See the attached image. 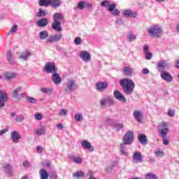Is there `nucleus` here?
I'll list each match as a JSON object with an SVG mask.
<instances>
[{"label":"nucleus","instance_id":"12","mask_svg":"<svg viewBox=\"0 0 179 179\" xmlns=\"http://www.w3.org/2000/svg\"><path fill=\"white\" fill-rule=\"evenodd\" d=\"M96 90L103 92L108 89V83L107 82H98L96 83Z\"/></svg>","mask_w":179,"mask_h":179},{"label":"nucleus","instance_id":"53","mask_svg":"<svg viewBox=\"0 0 179 179\" xmlns=\"http://www.w3.org/2000/svg\"><path fill=\"white\" fill-rule=\"evenodd\" d=\"M144 54H145V59H148V60L152 59V53H150V52H144Z\"/></svg>","mask_w":179,"mask_h":179},{"label":"nucleus","instance_id":"39","mask_svg":"<svg viewBox=\"0 0 179 179\" xmlns=\"http://www.w3.org/2000/svg\"><path fill=\"white\" fill-rule=\"evenodd\" d=\"M38 3L40 6H50L51 0H40Z\"/></svg>","mask_w":179,"mask_h":179},{"label":"nucleus","instance_id":"55","mask_svg":"<svg viewBox=\"0 0 179 179\" xmlns=\"http://www.w3.org/2000/svg\"><path fill=\"white\" fill-rule=\"evenodd\" d=\"M94 173H93V171H89L87 172V176H89V178L88 179H97L96 178H94Z\"/></svg>","mask_w":179,"mask_h":179},{"label":"nucleus","instance_id":"27","mask_svg":"<svg viewBox=\"0 0 179 179\" xmlns=\"http://www.w3.org/2000/svg\"><path fill=\"white\" fill-rule=\"evenodd\" d=\"M7 60L8 64H10V65H15V59L12 56V52H10V50H8L7 52Z\"/></svg>","mask_w":179,"mask_h":179},{"label":"nucleus","instance_id":"46","mask_svg":"<svg viewBox=\"0 0 179 179\" xmlns=\"http://www.w3.org/2000/svg\"><path fill=\"white\" fill-rule=\"evenodd\" d=\"M85 5H86V1H81L78 2V8L79 9H80V10H83V9L85 8Z\"/></svg>","mask_w":179,"mask_h":179},{"label":"nucleus","instance_id":"25","mask_svg":"<svg viewBox=\"0 0 179 179\" xmlns=\"http://www.w3.org/2000/svg\"><path fill=\"white\" fill-rule=\"evenodd\" d=\"M120 153H121V155H122V156H125V157L129 156V153L127 150V147H125V144H124V143L120 144Z\"/></svg>","mask_w":179,"mask_h":179},{"label":"nucleus","instance_id":"57","mask_svg":"<svg viewBox=\"0 0 179 179\" xmlns=\"http://www.w3.org/2000/svg\"><path fill=\"white\" fill-rule=\"evenodd\" d=\"M68 114V110H65V109H62L59 112V115L62 116H66V115Z\"/></svg>","mask_w":179,"mask_h":179},{"label":"nucleus","instance_id":"60","mask_svg":"<svg viewBox=\"0 0 179 179\" xmlns=\"http://www.w3.org/2000/svg\"><path fill=\"white\" fill-rule=\"evenodd\" d=\"M149 69L145 68V69H143L141 73H143V75H149Z\"/></svg>","mask_w":179,"mask_h":179},{"label":"nucleus","instance_id":"24","mask_svg":"<svg viewBox=\"0 0 179 179\" xmlns=\"http://www.w3.org/2000/svg\"><path fill=\"white\" fill-rule=\"evenodd\" d=\"M81 146L84 149H87V150H90V152H93L94 150L92 148V144L89 143L87 141H83L81 142Z\"/></svg>","mask_w":179,"mask_h":179},{"label":"nucleus","instance_id":"11","mask_svg":"<svg viewBox=\"0 0 179 179\" xmlns=\"http://www.w3.org/2000/svg\"><path fill=\"white\" fill-rule=\"evenodd\" d=\"M132 159L134 163H143V157L142 156V153L139 151L134 152L132 156Z\"/></svg>","mask_w":179,"mask_h":179},{"label":"nucleus","instance_id":"64","mask_svg":"<svg viewBox=\"0 0 179 179\" xmlns=\"http://www.w3.org/2000/svg\"><path fill=\"white\" fill-rule=\"evenodd\" d=\"M149 52V46L148 45H145L143 47V52Z\"/></svg>","mask_w":179,"mask_h":179},{"label":"nucleus","instance_id":"59","mask_svg":"<svg viewBox=\"0 0 179 179\" xmlns=\"http://www.w3.org/2000/svg\"><path fill=\"white\" fill-rule=\"evenodd\" d=\"M174 114H175L174 110H173V109L169 110L168 115H169V117H174Z\"/></svg>","mask_w":179,"mask_h":179},{"label":"nucleus","instance_id":"8","mask_svg":"<svg viewBox=\"0 0 179 179\" xmlns=\"http://www.w3.org/2000/svg\"><path fill=\"white\" fill-rule=\"evenodd\" d=\"M61 38H62V34L58 33L54 35H50L46 39V43L49 44H52V43H57V41H61Z\"/></svg>","mask_w":179,"mask_h":179},{"label":"nucleus","instance_id":"18","mask_svg":"<svg viewBox=\"0 0 179 179\" xmlns=\"http://www.w3.org/2000/svg\"><path fill=\"white\" fill-rule=\"evenodd\" d=\"M161 78L163 79V80H165V82H167L168 83L173 82V76L167 71H162L161 73Z\"/></svg>","mask_w":179,"mask_h":179},{"label":"nucleus","instance_id":"37","mask_svg":"<svg viewBox=\"0 0 179 179\" xmlns=\"http://www.w3.org/2000/svg\"><path fill=\"white\" fill-rule=\"evenodd\" d=\"M74 120L77 122H82L83 121V115L82 113H76L74 116Z\"/></svg>","mask_w":179,"mask_h":179},{"label":"nucleus","instance_id":"2","mask_svg":"<svg viewBox=\"0 0 179 179\" xmlns=\"http://www.w3.org/2000/svg\"><path fill=\"white\" fill-rule=\"evenodd\" d=\"M101 6L102 8H108L107 10L113 15V16H120V10L117 9V4L115 3H111L108 0L101 1Z\"/></svg>","mask_w":179,"mask_h":179},{"label":"nucleus","instance_id":"5","mask_svg":"<svg viewBox=\"0 0 179 179\" xmlns=\"http://www.w3.org/2000/svg\"><path fill=\"white\" fill-rule=\"evenodd\" d=\"M61 20H64V15L61 13H56L53 15V23L52 24V29L56 31H61L62 27H61Z\"/></svg>","mask_w":179,"mask_h":179},{"label":"nucleus","instance_id":"50","mask_svg":"<svg viewBox=\"0 0 179 179\" xmlns=\"http://www.w3.org/2000/svg\"><path fill=\"white\" fill-rule=\"evenodd\" d=\"M106 104H107V98H102L99 103L100 107H105Z\"/></svg>","mask_w":179,"mask_h":179},{"label":"nucleus","instance_id":"16","mask_svg":"<svg viewBox=\"0 0 179 179\" xmlns=\"http://www.w3.org/2000/svg\"><path fill=\"white\" fill-rule=\"evenodd\" d=\"M113 95L115 99H116V100H118L119 101H120L121 103H123L124 104H125V103H127V98H125V96L121 94V92H120L119 91H114L113 92Z\"/></svg>","mask_w":179,"mask_h":179},{"label":"nucleus","instance_id":"30","mask_svg":"<svg viewBox=\"0 0 179 179\" xmlns=\"http://www.w3.org/2000/svg\"><path fill=\"white\" fill-rule=\"evenodd\" d=\"M69 159L73 162V163H76V164H81L83 160L81 157H75V155H70L69 157Z\"/></svg>","mask_w":179,"mask_h":179},{"label":"nucleus","instance_id":"38","mask_svg":"<svg viewBox=\"0 0 179 179\" xmlns=\"http://www.w3.org/2000/svg\"><path fill=\"white\" fill-rule=\"evenodd\" d=\"M48 13L45 10L40 9L39 11L36 13L37 17H44V16H47Z\"/></svg>","mask_w":179,"mask_h":179},{"label":"nucleus","instance_id":"10","mask_svg":"<svg viewBox=\"0 0 179 179\" xmlns=\"http://www.w3.org/2000/svg\"><path fill=\"white\" fill-rule=\"evenodd\" d=\"M122 13L124 17H129L131 19H135V17L138 16V12L132 11L131 9H125Z\"/></svg>","mask_w":179,"mask_h":179},{"label":"nucleus","instance_id":"19","mask_svg":"<svg viewBox=\"0 0 179 179\" xmlns=\"http://www.w3.org/2000/svg\"><path fill=\"white\" fill-rule=\"evenodd\" d=\"M8 100V94L3 91H0V108L5 107V102Z\"/></svg>","mask_w":179,"mask_h":179},{"label":"nucleus","instance_id":"36","mask_svg":"<svg viewBox=\"0 0 179 179\" xmlns=\"http://www.w3.org/2000/svg\"><path fill=\"white\" fill-rule=\"evenodd\" d=\"M62 1L61 0H51V6L52 8H57L61 6Z\"/></svg>","mask_w":179,"mask_h":179},{"label":"nucleus","instance_id":"28","mask_svg":"<svg viewBox=\"0 0 179 179\" xmlns=\"http://www.w3.org/2000/svg\"><path fill=\"white\" fill-rule=\"evenodd\" d=\"M47 24H48V20H47V18H43L36 22V25L38 26V27H45Z\"/></svg>","mask_w":179,"mask_h":179},{"label":"nucleus","instance_id":"44","mask_svg":"<svg viewBox=\"0 0 179 179\" xmlns=\"http://www.w3.org/2000/svg\"><path fill=\"white\" fill-rule=\"evenodd\" d=\"M145 179H157V177L156 176V175H155L152 173H149L145 174Z\"/></svg>","mask_w":179,"mask_h":179},{"label":"nucleus","instance_id":"48","mask_svg":"<svg viewBox=\"0 0 179 179\" xmlns=\"http://www.w3.org/2000/svg\"><path fill=\"white\" fill-rule=\"evenodd\" d=\"M27 100L28 102L31 103V104H36L37 103V100L31 96H27Z\"/></svg>","mask_w":179,"mask_h":179},{"label":"nucleus","instance_id":"61","mask_svg":"<svg viewBox=\"0 0 179 179\" xmlns=\"http://www.w3.org/2000/svg\"><path fill=\"white\" fill-rule=\"evenodd\" d=\"M116 24H124V20L122 19H117L115 21Z\"/></svg>","mask_w":179,"mask_h":179},{"label":"nucleus","instance_id":"40","mask_svg":"<svg viewBox=\"0 0 179 179\" xmlns=\"http://www.w3.org/2000/svg\"><path fill=\"white\" fill-rule=\"evenodd\" d=\"M16 31H17V24H15L8 32V35L10 36V34H13V33H16Z\"/></svg>","mask_w":179,"mask_h":179},{"label":"nucleus","instance_id":"35","mask_svg":"<svg viewBox=\"0 0 179 179\" xmlns=\"http://www.w3.org/2000/svg\"><path fill=\"white\" fill-rule=\"evenodd\" d=\"M48 36H50V34L48 33V31H41L39 33V38L41 40H45V38H48Z\"/></svg>","mask_w":179,"mask_h":179},{"label":"nucleus","instance_id":"6","mask_svg":"<svg viewBox=\"0 0 179 179\" xmlns=\"http://www.w3.org/2000/svg\"><path fill=\"white\" fill-rule=\"evenodd\" d=\"M159 134L162 136V139L167 137V134H169V127H167V122H162L159 124Z\"/></svg>","mask_w":179,"mask_h":179},{"label":"nucleus","instance_id":"58","mask_svg":"<svg viewBox=\"0 0 179 179\" xmlns=\"http://www.w3.org/2000/svg\"><path fill=\"white\" fill-rule=\"evenodd\" d=\"M36 151L38 153H43V152H44V148H43V147L41 145H38L36 147Z\"/></svg>","mask_w":179,"mask_h":179},{"label":"nucleus","instance_id":"22","mask_svg":"<svg viewBox=\"0 0 179 179\" xmlns=\"http://www.w3.org/2000/svg\"><path fill=\"white\" fill-rule=\"evenodd\" d=\"M31 56V52L29 50H25L22 53H20V58L23 61H27V59H29V57Z\"/></svg>","mask_w":179,"mask_h":179},{"label":"nucleus","instance_id":"20","mask_svg":"<svg viewBox=\"0 0 179 179\" xmlns=\"http://www.w3.org/2000/svg\"><path fill=\"white\" fill-rule=\"evenodd\" d=\"M133 117L137 122H142V120L143 118V113L142 111L136 110L133 111Z\"/></svg>","mask_w":179,"mask_h":179},{"label":"nucleus","instance_id":"47","mask_svg":"<svg viewBox=\"0 0 179 179\" xmlns=\"http://www.w3.org/2000/svg\"><path fill=\"white\" fill-rule=\"evenodd\" d=\"M106 103L108 106H114V99L110 97H107L106 98Z\"/></svg>","mask_w":179,"mask_h":179},{"label":"nucleus","instance_id":"23","mask_svg":"<svg viewBox=\"0 0 179 179\" xmlns=\"http://www.w3.org/2000/svg\"><path fill=\"white\" fill-rule=\"evenodd\" d=\"M11 117L15 120V121H17V122H23L24 120V116L22 115H16V114L13 112L10 113Z\"/></svg>","mask_w":179,"mask_h":179},{"label":"nucleus","instance_id":"54","mask_svg":"<svg viewBox=\"0 0 179 179\" xmlns=\"http://www.w3.org/2000/svg\"><path fill=\"white\" fill-rule=\"evenodd\" d=\"M112 122H113V120L110 117H106L104 120V124L106 125H111Z\"/></svg>","mask_w":179,"mask_h":179},{"label":"nucleus","instance_id":"14","mask_svg":"<svg viewBox=\"0 0 179 179\" xmlns=\"http://www.w3.org/2000/svg\"><path fill=\"white\" fill-rule=\"evenodd\" d=\"M51 80L55 83V85H61V83L62 82V78H61V75L59 73L55 72L52 75Z\"/></svg>","mask_w":179,"mask_h":179},{"label":"nucleus","instance_id":"49","mask_svg":"<svg viewBox=\"0 0 179 179\" xmlns=\"http://www.w3.org/2000/svg\"><path fill=\"white\" fill-rule=\"evenodd\" d=\"M117 166V162H113L112 165L110 166H108L105 169V171H107L108 173H110L111 170H113V167Z\"/></svg>","mask_w":179,"mask_h":179},{"label":"nucleus","instance_id":"41","mask_svg":"<svg viewBox=\"0 0 179 179\" xmlns=\"http://www.w3.org/2000/svg\"><path fill=\"white\" fill-rule=\"evenodd\" d=\"M41 92H42V93H45V94H52V90L50 89V88H45V87H43L41 88Z\"/></svg>","mask_w":179,"mask_h":179},{"label":"nucleus","instance_id":"51","mask_svg":"<svg viewBox=\"0 0 179 179\" xmlns=\"http://www.w3.org/2000/svg\"><path fill=\"white\" fill-rule=\"evenodd\" d=\"M155 156H157L158 157H163V156H164V152L163 151L156 150L155 152Z\"/></svg>","mask_w":179,"mask_h":179},{"label":"nucleus","instance_id":"17","mask_svg":"<svg viewBox=\"0 0 179 179\" xmlns=\"http://www.w3.org/2000/svg\"><path fill=\"white\" fill-rule=\"evenodd\" d=\"M157 68L162 73V72H164L166 68H169V63L166 62V60H161L157 63Z\"/></svg>","mask_w":179,"mask_h":179},{"label":"nucleus","instance_id":"3","mask_svg":"<svg viewBox=\"0 0 179 179\" xmlns=\"http://www.w3.org/2000/svg\"><path fill=\"white\" fill-rule=\"evenodd\" d=\"M147 32L152 38H160L163 36V29L157 24H154L148 27Z\"/></svg>","mask_w":179,"mask_h":179},{"label":"nucleus","instance_id":"32","mask_svg":"<svg viewBox=\"0 0 179 179\" xmlns=\"http://www.w3.org/2000/svg\"><path fill=\"white\" fill-rule=\"evenodd\" d=\"M16 76H17V74H16V73H4V78H6V79L7 80H10L12 79H15V78H16Z\"/></svg>","mask_w":179,"mask_h":179},{"label":"nucleus","instance_id":"15","mask_svg":"<svg viewBox=\"0 0 179 179\" xmlns=\"http://www.w3.org/2000/svg\"><path fill=\"white\" fill-rule=\"evenodd\" d=\"M44 70L47 73H55L57 72V67H55L54 64L48 62L45 64Z\"/></svg>","mask_w":179,"mask_h":179},{"label":"nucleus","instance_id":"33","mask_svg":"<svg viewBox=\"0 0 179 179\" xmlns=\"http://www.w3.org/2000/svg\"><path fill=\"white\" fill-rule=\"evenodd\" d=\"M39 174L41 179H48L49 174L47 173V171L45 169H41L39 171Z\"/></svg>","mask_w":179,"mask_h":179},{"label":"nucleus","instance_id":"43","mask_svg":"<svg viewBox=\"0 0 179 179\" xmlns=\"http://www.w3.org/2000/svg\"><path fill=\"white\" fill-rule=\"evenodd\" d=\"M83 176H85V173L82 171L75 172L73 174V177L74 178H82V177H83Z\"/></svg>","mask_w":179,"mask_h":179},{"label":"nucleus","instance_id":"31","mask_svg":"<svg viewBox=\"0 0 179 179\" xmlns=\"http://www.w3.org/2000/svg\"><path fill=\"white\" fill-rule=\"evenodd\" d=\"M22 90H23V87L22 86H20L15 88L12 93V96L13 99H17V97H19V93H20V91Z\"/></svg>","mask_w":179,"mask_h":179},{"label":"nucleus","instance_id":"63","mask_svg":"<svg viewBox=\"0 0 179 179\" xmlns=\"http://www.w3.org/2000/svg\"><path fill=\"white\" fill-rule=\"evenodd\" d=\"M8 131H9V128H8V127L5 129L1 130L0 131V136L3 135L4 134H6V132H8Z\"/></svg>","mask_w":179,"mask_h":179},{"label":"nucleus","instance_id":"4","mask_svg":"<svg viewBox=\"0 0 179 179\" xmlns=\"http://www.w3.org/2000/svg\"><path fill=\"white\" fill-rule=\"evenodd\" d=\"M78 84L76 83V81L74 79H67L66 85L64 88V93L66 94H71V93H73V92L78 90Z\"/></svg>","mask_w":179,"mask_h":179},{"label":"nucleus","instance_id":"45","mask_svg":"<svg viewBox=\"0 0 179 179\" xmlns=\"http://www.w3.org/2000/svg\"><path fill=\"white\" fill-rule=\"evenodd\" d=\"M115 129L117 132L119 131H121V129H124V124H122V123H117V124H115Z\"/></svg>","mask_w":179,"mask_h":179},{"label":"nucleus","instance_id":"9","mask_svg":"<svg viewBox=\"0 0 179 179\" xmlns=\"http://www.w3.org/2000/svg\"><path fill=\"white\" fill-rule=\"evenodd\" d=\"M79 57L84 62H90L92 61V55L87 51L80 52Z\"/></svg>","mask_w":179,"mask_h":179},{"label":"nucleus","instance_id":"52","mask_svg":"<svg viewBox=\"0 0 179 179\" xmlns=\"http://www.w3.org/2000/svg\"><path fill=\"white\" fill-rule=\"evenodd\" d=\"M34 117L36 118V120H37V121H41V120H43V115H41V113H37L34 115Z\"/></svg>","mask_w":179,"mask_h":179},{"label":"nucleus","instance_id":"13","mask_svg":"<svg viewBox=\"0 0 179 179\" xmlns=\"http://www.w3.org/2000/svg\"><path fill=\"white\" fill-rule=\"evenodd\" d=\"M10 138L14 143H19V141L22 139V136L17 131H13L10 133Z\"/></svg>","mask_w":179,"mask_h":179},{"label":"nucleus","instance_id":"26","mask_svg":"<svg viewBox=\"0 0 179 179\" xmlns=\"http://www.w3.org/2000/svg\"><path fill=\"white\" fill-rule=\"evenodd\" d=\"M138 140L142 145H148V138L143 134H138Z\"/></svg>","mask_w":179,"mask_h":179},{"label":"nucleus","instance_id":"7","mask_svg":"<svg viewBox=\"0 0 179 179\" xmlns=\"http://www.w3.org/2000/svg\"><path fill=\"white\" fill-rule=\"evenodd\" d=\"M122 141L124 145H131L134 142V131H129L126 132Z\"/></svg>","mask_w":179,"mask_h":179},{"label":"nucleus","instance_id":"56","mask_svg":"<svg viewBox=\"0 0 179 179\" xmlns=\"http://www.w3.org/2000/svg\"><path fill=\"white\" fill-rule=\"evenodd\" d=\"M82 43V39H80V37H76L74 40V43L76 45H79Z\"/></svg>","mask_w":179,"mask_h":179},{"label":"nucleus","instance_id":"1","mask_svg":"<svg viewBox=\"0 0 179 179\" xmlns=\"http://www.w3.org/2000/svg\"><path fill=\"white\" fill-rule=\"evenodd\" d=\"M120 85L122 87L124 94H132V93H134V90H135V83L131 79H121L120 80Z\"/></svg>","mask_w":179,"mask_h":179},{"label":"nucleus","instance_id":"21","mask_svg":"<svg viewBox=\"0 0 179 179\" xmlns=\"http://www.w3.org/2000/svg\"><path fill=\"white\" fill-rule=\"evenodd\" d=\"M45 131H47V127L41 126L38 129H35V134L38 136H41L43 135H45Z\"/></svg>","mask_w":179,"mask_h":179},{"label":"nucleus","instance_id":"34","mask_svg":"<svg viewBox=\"0 0 179 179\" xmlns=\"http://www.w3.org/2000/svg\"><path fill=\"white\" fill-rule=\"evenodd\" d=\"M3 170H4V173H6V174H8V176H12V166H10V165L6 164L3 166Z\"/></svg>","mask_w":179,"mask_h":179},{"label":"nucleus","instance_id":"42","mask_svg":"<svg viewBox=\"0 0 179 179\" xmlns=\"http://www.w3.org/2000/svg\"><path fill=\"white\" fill-rule=\"evenodd\" d=\"M136 40V35L133 34H129L127 35V41L131 43V41H135Z\"/></svg>","mask_w":179,"mask_h":179},{"label":"nucleus","instance_id":"62","mask_svg":"<svg viewBox=\"0 0 179 179\" xmlns=\"http://www.w3.org/2000/svg\"><path fill=\"white\" fill-rule=\"evenodd\" d=\"M22 164L24 167H30V162L29 161H24Z\"/></svg>","mask_w":179,"mask_h":179},{"label":"nucleus","instance_id":"29","mask_svg":"<svg viewBox=\"0 0 179 179\" xmlns=\"http://www.w3.org/2000/svg\"><path fill=\"white\" fill-rule=\"evenodd\" d=\"M123 72L125 76H132V73H134V69L125 66L124 68Z\"/></svg>","mask_w":179,"mask_h":179}]
</instances>
